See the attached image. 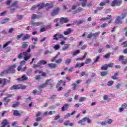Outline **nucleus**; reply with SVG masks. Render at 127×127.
<instances>
[{
	"label": "nucleus",
	"instance_id": "1",
	"mask_svg": "<svg viewBox=\"0 0 127 127\" xmlns=\"http://www.w3.org/2000/svg\"><path fill=\"white\" fill-rule=\"evenodd\" d=\"M16 65L15 64L12 65L8 69L4 70L2 72H1L0 76H2L3 75H6V74H8V73L14 72V68H16Z\"/></svg>",
	"mask_w": 127,
	"mask_h": 127
},
{
	"label": "nucleus",
	"instance_id": "2",
	"mask_svg": "<svg viewBox=\"0 0 127 127\" xmlns=\"http://www.w3.org/2000/svg\"><path fill=\"white\" fill-rule=\"evenodd\" d=\"M31 57V55H27V52H24L22 53L19 54L18 55V58L19 59H21V58H23L24 60L25 61H27L29 58Z\"/></svg>",
	"mask_w": 127,
	"mask_h": 127
},
{
	"label": "nucleus",
	"instance_id": "3",
	"mask_svg": "<svg viewBox=\"0 0 127 127\" xmlns=\"http://www.w3.org/2000/svg\"><path fill=\"white\" fill-rule=\"evenodd\" d=\"M26 88V86L22 85L21 84H18V85H14L10 87V90H16L19 89H21L23 90L24 89Z\"/></svg>",
	"mask_w": 127,
	"mask_h": 127
},
{
	"label": "nucleus",
	"instance_id": "4",
	"mask_svg": "<svg viewBox=\"0 0 127 127\" xmlns=\"http://www.w3.org/2000/svg\"><path fill=\"white\" fill-rule=\"evenodd\" d=\"M26 62L25 61H22L20 63V65H19L17 67L18 71H21V72H23L26 70V66L22 68V66L25 64Z\"/></svg>",
	"mask_w": 127,
	"mask_h": 127
},
{
	"label": "nucleus",
	"instance_id": "5",
	"mask_svg": "<svg viewBox=\"0 0 127 127\" xmlns=\"http://www.w3.org/2000/svg\"><path fill=\"white\" fill-rule=\"evenodd\" d=\"M47 64V62L45 61V60H42L40 61L38 64H34L33 65V68L34 69H35L36 68H37V67H40L42 65H45V64Z\"/></svg>",
	"mask_w": 127,
	"mask_h": 127
},
{
	"label": "nucleus",
	"instance_id": "6",
	"mask_svg": "<svg viewBox=\"0 0 127 127\" xmlns=\"http://www.w3.org/2000/svg\"><path fill=\"white\" fill-rule=\"evenodd\" d=\"M7 82L8 83L10 82V77H9V80H7L6 79L4 78L0 79V84H1V87H4V86L6 85Z\"/></svg>",
	"mask_w": 127,
	"mask_h": 127
},
{
	"label": "nucleus",
	"instance_id": "7",
	"mask_svg": "<svg viewBox=\"0 0 127 127\" xmlns=\"http://www.w3.org/2000/svg\"><path fill=\"white\" fill-rule=\"evenodd\" d=\"M125 18V16H118L115 20V23L117 24H122L123 23L122 19Z\"/></svg>",
	"mask_w": 127,
	"mask_h": 127
},
{
	"label": "nucleus",
	"instance_id": "8",
	"mask_svg": "<svg viewBox=\"0 0 127 127\" xmlns=\"http://www.w3.org/2000/svg\"><path fill=\"white\" fill-rule=\"evenodd\" d=\"M122 4V0H114L111 4V6H115V5H117L119 6Z\"/></svg>",
	"mask_w": 127,
	"mask_h": 127
},
{
	"label": "nucleus",
	"instance_id": "9",
	"mask_svg": "<svg viewBox=\"0 0 127 127\" xmlns=\"http://www.w3.org/2000/svg\"><path fill=\"white\" fill-rule=\"evenodd\" d=\"M119 61L121 62L122 64L123 65H125V64H127V59H125V57L124 56H120L119 59Z\"/></svg>",
	"mask_w": 127,
	"mask_h": 127
},
{
	"label": "nucleus",
	"instance_id": "10",
	"mask_svg": "<svg viewBox=\"0 0 127 127\" xmlns=\"http://www.w3.org/2000/svg\"><path fill=\"white\" fill-rule=\"evenodd\" d=\"M59 10H60V9L59 8H56L54 9L52 12L51 15L52 16L57 15V14L59 13Z\"/></svg>",
	"mask_w": 127,
	"mask_h": 127
},
{
	"label": "nucleus",
	"instance_id": "11",
	"mask_svg": "<svg viewBox=\"0 0 127 127\" xmlns=\"http://www.w3.org/2000/svg\"><path fill=\"white\" fill-rule=\"evenodd\" d=\"M46 66L48 68H51V69H54L56 68V67L57 66V64H56L51 63L46 65Z\"/></svg>",
	"mask_w": 127,
	"mask_h": 127
},
{
	"label": "nucleus",
	"instance_id": "12",
	"mask_svg": "<svg viewBox=\"0 0 127 127\" xmlns=\"http://www.w3.org/2000/svg\"><path fill=\"white\" fill-rule=\"evenodd\" d=\"M28 79V77L26 76V75L24 74L21 78H18L17 80L19 82H21L22 81H26Z\"/></svg>",
	"mask_w": 127,
	"mask_h": 127
},
{
	"label": "nucleus",
	"instance_id": "13",
	"mask_svg": "<svg viewBox=\"0 0 127 127\" xmlns=\"http://www.w3.org/2000/svg\"><path fill=\"white\" fill-rule=\"evenodd\" d=\"M49 81H47L45 83H44V84H43L42 85H40L38 87V89L39 90H40V92H41V91H42L41 89H43V88H45V87H46V86L47 85V84H50V83H48Z\"/></svg>",
	"mask_w": 127,
	"mask_h": 127
},
{
	"label": "nucleus",
	"instance_id": "14",
	"mask_svg": "<svg viewBox=\"0 0 127 127\" xmlns=\"http://www.w3.org/2000/svg\"><path fill=\"white\" fill-rule=\"evenodd\" d=\"M77 113L76 111H73L71 114L67 113L66 115H64V119L66 120V119H68L70 117V116H73V115H75Z\"/></svg>",
	"mask_w": 127,
	"mask_h": 127
},
{
	"label": "nucleus",
	"instance_id": "15",
	"mask_svg": "<svg viewBox=\"0 0 127 127\" xmlns=\"http://www.w3.org/2000/svg\"><path fill=\"white\" fill-rule=\"evenodd\" d=\"M1 125H3V126L1 127H9V124H8V122H7L6 119L3 120V122L1 123Z\"/></svg>",
	"mask_w": 127,
	"mask_h": 127
},
{
	"label": "nucleus",
	"instance_id": "16",
	"mask_svg": "<svg viewBox=\"0 0 127 127\" xmlns=\"http://www.w3.org/2000/svg\"><path fill=\"white\" fill-rule=\"evenodd\" d=\"M68 21H69L68 18H64V17L61 18L60 20V22L62 24L66 23V22H68Z\"/></svg>",
	"mask_w": 127,
	"mask_h": 127
},
{
	"label": "nucleus",
	"instance_id": "17",
	"mask_svg": "<svg viewBox=\"0 0 127 127\" xmlns=\"http://www.w3.org/2000/svg\"><path fill=\"white\" fill-rule=\"evenodd\" d=\"M70 44H64V46L62 48V50L63 51H66V50H68L69 49V47L70 46Z\"/></svg>",
	"mask_w": 127,
	"mask_h": 127
},
{
	"label": "nucleus",
	"instance_id": "18",
	"mask_svg": "<svg viewBox=\"0 0 127 127\" xmlns=\"http://www.w3.org/2000/svg\"><path fill=\"white\" fill-rule=\"evenodd\" d=\"M70 33H72V29L71 28H67L66 31H64V35H68Z\"/></svg>",
	"mask_w": 127,
	"mask_h": 127
},
{
	"label": "nucleus",
	"instance_id": "19",
	"mask_svg": "<svg viewBox=\"0 0 127 127\" xmlns=\"http://www.w3.org/2000/svg\"><path fill=\"white\" fill-rule=\"evenodd\" d=\"M45 6H47L46 10H49L50 8H52L53 7V3H47L45 5Z\"/></svg>",
	"mask_w": 127,
	"mask_h": 127
},
{
	"label": "nucleus",
	"instance_id": "20",
	"mask_svg": "<svg viewBox=\"0 0 127 127\" xmlns=\"http://www.w3.org/2000/svg\"><path fill=\"white\" fill-rule=\"evenodd\" d=\"M86 118H83L78 122V124L79 125H81V126H85V122H86Z\"/></svg>",
	"mask_w": 127,
	"mask_h": 127
},
{
	"label": "nucleus",
	"instance_id": "21",
	"mask_svg": "<svg viewBox=\"0 0 127 127\" xmlns=\"http://www.w3.org/2000/svg\"><path fill=\"white\" fill-rule=\"evenodd\" d=\"M83 10V8L81 7H79L77 9L73 11V14H76V13H78L79 12H81Z\"/></svg>",
	"mask_w": 127,
	"mask_h": 127
},
{
	"label": "nucleus",
	"instance_id": "22",
	"mask_svg": "<svg viewBox=\"0 0 127 127\" xmlns=\"http://www.w3.org/2000/svg\"><path fill=\"white\" fill-rule=\"evenodd\" d=\"M45 6V4L44 3H41L40 4L37 5V7L38 8V9H41Z\"/></svg>",
	"mask_w": 127,
	"mask_h": 127
},
{
	"label": "nucleus",
	"instance_id": "23",
	"mask_svg": "<svg viewBox=\"0 0 127 127\" xmlns=\"http://www.w3.org/2000/svg\"><path fill=\"white\" fill-rule=\"evenodd\" d=\"M70 106L69 104H65L63 107H62V111L64 112V111L67 110L68 107Z\"/></svg>",
	"mask_w": 127,
	"mask_h": 127
},
{
	"label": "nucleus",
	"instance_id": "24",
	"mask_svg": "<svg viewBox=\"0 0 127 127\" xmlns=\"http://www.w3.org/2000/svg\"><path fill=\"white\" fill-rule=\"evenodd\" d=\"M11 7H15L16 8L18 7V3H17V1H15L11 5Z\"/></svg>",
	"mask_w": 127,
	"mask_h": 127
},
{
	"label": "nucleus",
	"instance_id": "25",
	"mask_svg": "<svg viewBox=\"0 0 127 127\" xmlns=\"http://www.w3.org/2000/svg\"><path fill=\"white\" fill-rule=\"evenodd\" d=\"M80 1H82L81 2V5L83 7L86 6L87 5V0H79Z\"/></svg>",
	"mask_w": 127,
	"mask_h": 127
},
{
	"label": "nucleus",
	"instance_id": "26",
	"mask_svg": "<svg viewBox=\"0 0 127 127\" xmlns=\"http://www.w3.org/2000/svg\"><path fill=\"white\" fill-rule=\"evenodd\" d=\"M9 20V19L8 18H5L4 19L2 20L0 23L1 24H4V23H6V22H8Z\"/></svg>",
	"mask_w": 127,
	"mask_h": 127
},
{
	"label": "nucleus",
	"instance_id": "27",
	"mask_svg": "<svg viewBox=\"0 0 127 127\" xmlns=\"http://www.w3.org/2000/svg\"><path fill=\"white\" fill-rule=\"evenodd\" d=\"M29 38H30V35L26 34L22 38V40H26V39H29Z\"/></svg>",
	"mask_w": 127,
	"mask_h": 127
},
{
	"label": "nucleus",
	"instance_id": "28",
	"mask_svg": "<svg viewBox=\"0 0 127 127\" xmlns=\"http://www.w3.org/2000/svg\"><path fill=\"white\" fill-rule=\"evenodd\" d=\"M103 100H104V101H107V102H109V101H111V98H109V96L106 95L103 96Z\"/></svg>",
	"mask_w": 127,
	"mask_h": 127
},
{
	"label": "nucleus",
	"instance_id": "29",
	"mask_svg": "<svg viewBox=\"0 0 127 127\" xmlns=\"http://www.w3.org/2000/svg\"><path fill=\"white\" fill-rule=\"evenodd\" d=\"M14 116H15V117H19L20 116V114L19 113V112L17 110H15L13 113Z\"/></svg>",
	"mask_w": 127,
	"mask_h": 127
},
{
	"label": "nucleus",
	"instance_id": "30",
	"mask_svg": "<svg viewBox=\"0 0 127 127\" xmlns=\"http://www.w3.org/2000/svg\"><path fill=\"white\" fill-rule=\"evenodd\" d=\"M107 69H108V64H105L104 65H102V66L101 67V70H102V71L107 70Z\"/></svg>",
	"mask_w": 127,
	"mask_h": 127
},
{
	"label": "nucleus",
	"instance_id": "31",
	"mask_svg": "<svg viewBox=\"0 0 127 127\" xmlns=\"http://www.w3.org/2000/svg\"><path fill=\"white\" fill-rule=\"evenodd\" d=\"M71 60H72L71 59H66L65 61V64H66V65H69V64H70V63H71Z\"/></svg>",
	"mask_w": 127,
	"mask_h": 127
},
{
	"label": "nucleus",
	"instance_id": "32",
	"mask_svg": "<svg viewBox=\"0 0 127 127\" xmlns=\"http://www.w3.org/2000/svg\"><path fill=\"white\" fill-rule=\"evenodd\" d=\"M59 55H60V52H58V54L54 58H53V59L51 60V62H54V61L56 60V58H58Z\"/></svg>",
	"mask_w": 127,
	"mask_h": 127
},
{
	"label": "nucleus",
	"instance_id": "33",
	"mask_svg": "<svg viewBox=\"0 0 127 127\" xmlns=\"http://www.w3.org/2000/svg\"><path fill=\"white\" fill-rule=\"evenodd\" d=\"M71 86H72V89L73 90V91H75L76 90V89H77V86H78V85L76 83H72L71 84Z\"/></svg>",
	"mask_w": 127,
	"mask_h": 127
},
{
	"label": "nucleus",
	"instance_id": "34",
	"mask_svg": "<svg viewBox=\"0 0 127 127\" xmlns=\"http://www.w3.org/2000/svg\"><path fill=\"white\" fill-rule=\"evenodd\" d=\"M3 100H4V101H5L4 105H7V104H8V102H9V100H10L9 99H7V97L4 98Z\"/></svg>",
	"mask_w": 127,
	"mask_h": 127
},
{
	"label": "nucleus",
	"instance_id": "35",
	"mask_svg": "<svg viewBox=\"0 0 127 127\" xmlns=\"http://www.w3.org/2000/svg\"><path fill=\"white\" fill-rule=\"evenodd\" d=\"M28 46V42H23L22 43V47L23 48H26Z\"/></svg>",
	"mask_w": 127,
	"mask_h": 127
},
{
	"label": "nucleus",
	"instance_id": "36",
	"mask_svg": "<svg viewBox=\"0 0 127 127\" xmlns=\"http://www.w3.org/2000/svg\"><path fill=\"white\" fill-rule=\"evenodd\" d=\"M87 98L85 97H81L79 99V102H84V101H86Z\"/></svg>",
	"mask_w": 127,
	"mask_h": 127
},
{
	"label": "nucleus",
	"instance_id": "37",
	"mask_svg": "<svg viewBox=\"0 0 127 127\" xmlns=\"http://www.w3.org/2000/svg\"><path fill=\"white\" fill-rule=\"evenodd\" d=\"M92 62V59H87L86 60H85V64H89V63H90V62Z\"/></svg>",
	"mask_w": 127,
	"mask_h": 127
},
{
	"label": "nucleus",
	"instance_id": "38",
	"mask_svg": "<svg viewBox=\"0 0 127 127\" xmlns=\"http://www.w3.org/2000/svg\"><path fill=\"white\" fill-rule=\"evenodd\" d=\"M100 32H97L96 33H95L93 34V36L94 37H99V35L100 34Z\"/></svg>",
	"mask_w": 127,
	"mask_h": 127
},
{
	"label": "nucleus",
	"instance_id": "39",
	"mask_svg": "<svg viewBox=\"0 0 127 127\" xmlns=\"http://www.w3.org/2000/svg\"><path fill=\"white\" fill-rule=\"evenodd\" d=\"M108 74V72L107 71H102L101 72V76H107V75Z\"/></svg>",
	"mask_w": 127,
	"mask_h": 127
},
{
	"label": "nucleus",
	"instance_id": "40",
	"mask_svg": "<svg viewBox=\"0 0 127 127\" xmlns=\"http://www.w3.org/2000/svg\"><path fill=\"white\" fill-rule=\"evenodd\" d=\"M111 54H112L111 53L107 54L104 56L105 58H106V59L110 58V57L111 56Z\"/></svg>",
	"mask_w": 127,
	"mask_h": 127
},
{
	"label": "nucleus",
	"instance_id": "41",
	"mask_svg": "<svg viewBox=\"0 0 127 127\" xmlns=\"http://www.w3.org/2000/svg\"><path fill=\"white\" fill-rule=\"evenodd\" d=\"M22 36H23V33L17 35L16 37L17 40H19V39H20V38H22Z\"/></svg>",
	"mask_w": 127,
	"mask_h": 127
},
{
	"label": "nucleus",
	"instance_id": "42",
	"mask_svg": "<svg viewBox=\"0 0 127 127\" xmlns=\"http://www.w3.org/2000/svg\"><path fill=\"white\" fill-rule=\"evenodd\" d=\"M60 48V46L59 45L57 44L54 47V49L55 50H58Z\"/></svg>",
	"mask_w": 127,
	"mask_h": 127
},
{
	"label": "nucleus",
	"instance_id": "43",
	"mask_svg": "<svg viewBox=\"0 0 127 127\" xmlns=\"http://www.w3.org/2000/svg\"><path fill=\"white\" fill-rule=\"evenodd\" d=\"M37 8V5H34L32 6V7L30 8V10H34Z\"/></svg>",
	"mask_w": 127,
	"mask_h": 127
},
{
	"label": "nucleus",
	"instance_id": "44",
	"mask_svg": "<svg viewBox=\"0 0 127 127\" xmlns=\"http://www.w3.org/2000/svg\"><path fill=\"white\" fill-rule=\"evenodd\" d=\"M58 34H56L53 36V40H58Z\"/></svg>",
	"mask_w": 127,
	"mask_h": 127
},
{
	"label": "nucleus",
	"instance_id": "45",
	"mask_svg": "<svg viewBox=\"0 0 127 127\" xmlns=\"http://www.w3.org/2000/svg\"><path fill=\"white\" fill-rule=\"evenodd\" d=\"M51 53H52V52L47 50V51H45L44 55H49L50 54H51Z\"/></svg>",
	"mask_w": 127,
	"mask_h": 127
},
{
	"label": "nucleus",
	"instance_id": "46",
	"mask_svg": "<svg viewBox=\"0 0 127 127\" xmlns=\"http://www.w3.org/2000/svg\"><path fill=\"white\" fill-rule=\"evenodd\" d=\"M31 72H32V69H29L26 72L27 75L30 76Z\"/></svg>",
	"mask_w": 127,
	"mask_h": 127
},
{
	"label": "nucleus",
	"instance_id": "47",
	"mask_svg": "<svg viewBox=\"0 0 127 127\" xmlns=\"http://www.w3.org/2000/svg\"><path fill=\"white\" fill-rule=\"evenodd\" d=\"M99 60H100V56H97L96 59L94 60L93 64L97 63V62H99Z\"/></svg>",
	"mask_w": 127,
	"mask_h": 127
},
{
	"label": "nucleus",
	"instance_id": "48",
	"mask_svg": "<svg viewBox=\"0 0 127 127\" xmlns=\"http://www.w3.org/2000/svg\"><path fill=\"white\" fill-rule=\"evenodd\" d=\"M79 53H80V51L77 50V51H75L74 52H73V56H76V55H77V54H79Z\"/></svg>",
	"mask_w": 127,
	"mask_h": 127
},
{
	"label": "nucleus",
	"instance_id": "49",
	"mask_svg": "<svg viewBox=\"0 0 127 127\" xmlns=\"http://www.w3.org/2000/svg\"><path fill=\"white\" fill-rule=\"evenodd\" d=\"M10 47H7V48H6L5 49V50H4V52L5 53H6V52H9V51H10Z\"/></svg>",
	"mask_w": 127,
	"mask_h": 127
},
{
	"label": "nucleus",
	"instance_id": "50",
	"mask_svg": "<svg viewBox=\"0 0 127 127\" xmlns=\"http://www.w3.org/2000/svg\"><path fill=\"white\" fill-rule=\"evenodd\" d=\"M9 44H10V42H8L6 43L3 45V48H5V47H6V46H8V45H9Z\"/></svg>",
	"mask_w": 127,
	"mask_h": 127
},
{
	"label": "nucleus",
	"instance_id": "51",
	"mask_svg": "<svg viewBox=\"0 0 127 127\" xmlns=\"http://www.w3.org/2000/svg\"><path fill=\"white\" fill-rule=\"evenodd\" d=\"M40 116L42 117V113H41V112H37L36 117H40Z\"/></svg>",
	"mask_w": 127,
	"mask_h": 127
},
{
	"label": "nucleus",
	"instance_id": "52",
	"mask_svg": "<svg viewBox=\"0 0 127 127\" xmlns=\"http://www.w3.org/2000/svg\"><path fill=\"white\" fill-rule=\"evenodd\" d=\"M18 105H19V103L16 102L15 103H14V104L12 105V108H16V107H17V106H18Z\"/></svg>",
	"mask_w": 127,
	"mask_h": 127
},
{
	"label": "nucleus",
	"instance_id": "53",
	"mask_svg": "<svg viewBox=\"0 0 127 127\" xmlns=\"http://www.w3.org/2000/svg\"><path fill=\"white\" fill-rule=\"evenodd\" d=\"M105 51V49L100 48L98 50V53H102Z\"/></svg>",
	"mask_w": 127,
	"mask_h": 127
},
{
	"label": "nucleus",
	"instance_id": "54",
	"mask_svg": "<svg viewBox=\"0 0 127 127\" xmlns=\"http://www.w3.org/2000/svg\"><path fill=\"white\" fill-rule=\"evenodd\" d=\"M113 84H114V81L111 80L108 82L107 85H108V86H112V85H113Z\"/></svg>",
	"mask_w": 127,
	"mask_h": 127
},
{
	"label": "nucleus",
	"instance_id": "55",
	"mask_svg": "<svg viewBox=\"0 0 127 127\" xmlns=\"http://www.w3.org/2000/svg\"><path fill=\"white\" fill-rule=\"evenodd\" d=\"M31 19H32V20L36 19V14H33L32 15V16L31 17Z\"/></svg>",
	"mask_w": 127,
	"mask_h": 127
},
{
	"label": "nucleus",
	"instance_id": "56",
	"mask_svg": "<svg viewBox=\"0 0 127 127\" xmlns=\"http://www.w3.org/2000/svg\"><path fill=\"white\" fill-rule=\"evenodd\" d=\"M62 62V59H59L57 61H56V63L58 64H60Z\"/></svg>",
	"mask_w": 127,
	"mask_h": 127
},
{
	"label": "nucleus",
	"instance_id": "57",
	"mask_svg": "<svg viewBox=\"0 0 127 127\" xmlns=\"http://www.w3.org/2000/svg\"><path fill=\"white\" fill-rule=\"evenodd\" d=\"M107 26H108V24L104 23L101 26V27H102V28H104L105 27H107Z\"/></svg>",
	"mask_w": 127,
	"mask_h": 127
},
{
	"label": "nucleus",
	"instance_id": "58",
	"mask_svg": "<svg viewBox=\"0 0 127 127\" xmlns=\"http://www.w3.org/2000/svg\"><path fill=\"white\" fill-rule=\"evenodd\" d=\"M127 103H124V104H123L121 106V107L123 108V109H127Z\"/></svg>",
	"mask_w": 127,
	"mask_h": 127
},
{
	"label": "nucleus",
	"instance_id": "59",
	"mask_svg": "<svg viewBox=\"0 0 127 127\" xmlns=\"http://www.w3.org/2000/svg\"><path fill=\"white\" fill-rule=\"evenodd\" d=\"M84 119H86V121H87L88 124H90L91 122H92V121L90 120V119L88 118V117H85Z\"/></svg>",
	"mask_w": 127,
	"mask_h": 127
},
{
	"label": "nucleus",
	"instance_id": "60",
	"mask_svg": "<svg viewBox=\"0 0 127 127\" xmlns=\"http://www.w3.org/2000/svg\"><path fill=\"white\" fill-rule=\"evenodd\" d=\"M127 42H123L121 45L122 46H123V47H127Z\"/></svg>",
	"mask_w": 127,
	"mask_h": 127
},
{
	"label": "nucleus",
	"instance_id": "61",
	"mask_svg": "<svg viewBox=\"0 0 127 127\" xmlns=\"http://www.w3.org/2000/svg\"><path fill=\"white\" fill-rule=\"evenodd\" d=\"M42 118L41 117H38L36 118V122H40V121H42Z\"/></svg>",
	"mask_w": 127,
	"mask_h": 127
},
{
	"label": "nucleus",
	"instance_id": "62",
	"mask_svg": "<svg viewBox=\"0 0 127 127\" xmlns=\"http://www.w3.org/2000/svg\"><path fill=\"white\" fill-rule=\"evenodd\" d=\"M83 22H85V20H80L77 22V24H82Z\"/></svg>",
	"mask_w": 127,
	"mask_h": 127
},
{
	"label": "nucleus",
	"instance_id": "63",
	"mask_svg": "<svg viewBox=\"0 0 127 127\" xmlns=\"http://www.w3.org/2000/svg\"><path fill=\"white\" fill-rule=\"evenodd\" d=\"M69 124H70V121H67L64 122V126H69Z\"/></svg>",
	"mask_w": 127,
	"mask_h": 127
},
{
	"label": "nucleus",
	"instance_id": "64",
	"mask_svg": "<svg viewBox=\"0 0 127 127\" xmlns=\"http://www.w3.org/2000/svg\"><path fill=\"white\" fill-rule=\"evenodd\" d=\"M31 22L32 26H36V22H35L33 21H32Z\"/></svg>",
	"mask_w": 127,
	"mask_h": 127
}]
</instances>
